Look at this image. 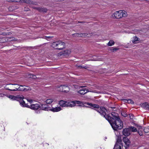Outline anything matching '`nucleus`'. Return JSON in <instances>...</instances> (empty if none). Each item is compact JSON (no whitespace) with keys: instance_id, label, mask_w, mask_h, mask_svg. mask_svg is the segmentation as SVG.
<instances>
[{"instance_id":"obj_1","label":"nucleus","mask_w":149,"mask_h":149,"mask_svg":"<svg viewBox=\"0 0 149 149\" xmlns=\"http://www.w3.org/2000/svg\"><path fill=\"white\" fill-rule=\"evenodd\" d=\"M111 114L112 117H111L108 115L106 116V119L110 123L113 129L116 130H120L123 126V123L118 116V115L115 112H112Z\"/></svg>"},{"instance_id":"obj_2","label":"nucleus","mask_w":149,"mask_h":149,"mask_svg":"<svg viewBox=\"0 0 149 149\" xmlns=\"http://www.w3.org/2000/svg\"><path fill=\"white\" fill-rule=\"evenodd\" d=\"M87 104L90 106L91 108L94 109L106 118V116L107 115L106 113L107 110L104 107H100L97 104H93L88 103Z\"/></svg>"},{"instance_id":"obj_3","label":"nucleus","mask_w":149,"mask_h":149,"mask_svg":"<svg viewBox=\"0 0 149 149\" xmlns=\"http://www.w3.org/2000/svg\"><path fill=\"white\" fill-rule=\"evenodd\" d=\"M126 12L124 10H120L114 13L112 15L113 18L120 19L123 17H125L127 16Z\"/></svg>"},{"instance_id":"obj_4","label":"nucleus","mask_w":149,"mask_h":149,"mask_svg":"<svg viewBox=\"0 0 149 149\" xmlns=\"http://www.w3.org/2000/svg\"><path fill=\"white\" fill-rule=\"evenodd\" d=\"M52 46L56 49H61L65 47V43L61 41H58L52 43Z\"/></svg>"},{"instance_id":"obj_5","label":"nucleus","mask_w":149,"mask_h":149,"mask_svg":"<svg viewBox=\"0 0 149 149\" xmlns=\"http://www.w3.org/2000/svg\"><path fill=\"white\" fill-rule=\"evenodd\" d=\"M56 90L60 92H67L69 91V88L67 86L62 85L56 87Z\"/></svg>"},{"instance_id":"obj_6","label":"nucleus","mask_w":149,"mask_h":149,"mask_svg":"<svg viewBox=\"0 0 149 149\" xmlns=\"http://www.w3.org/2000/svg\"><path fill=\"white\" fill-rule=\"evenodd\" d=\"M83 104L82 102L79 101H74L71 102H67V107H73L76 104Z\"/></svg>"},{"instance_id":"obj_7","label":"nucleus","mask_w":149,"mask_h":149,"mask_svg":"<svg viewBox=\"0 0 149 149\" xmlns=\"http://www.w3.org/2000/svg\"><path fill=\"white\" fill-rule=\"evenodd\" d=\"M9 2L17 3H25L29 4L32 3V2L29 0H9Z\"/></svg>"},{"instance_id":"obj_8","label":"nucleus","mask_w":149,"mask_h":149,"mask_svg":"<svg viewBox=\"0 0 149 149\" xmlns=\"http://www.w3.org/2000/svg\"><path fill=\"white\" fill-rule=\"evenodd\" d=\"M8 97L13 100H16L17 101L22 100L23 98V96L22 95H18L16 96L10 95L8 96Z\"/></svg>"},{"instance_id":"obj_9","label":"nucleus","mask_w":149,"mask_h":149,"mask_svg":"<svg viewBox=\"0 0 149 149\" xmlns=\"http://www.w3.org/2000/svg\"><path fill=\"white\" fill-rule=\"evenodd\" d=\"M91 34L92 33H76L75 34V35L77 36L84 37H90L91 36Z\"/></svg>"},{"instance_id":"obj_10","label":"nucleus","mask_w":149,"mask_h":149,"mask_svg":"<svg viewBox=\"0 0 149 149\" xmlns=\"http://www.w3.org/2000/svg\"><path fill=\"white\" fill-rule=\"evenodd\" d=\"M10 87L11 89H8L9 90L15 91L18 90V88L19 86V85L18 84H10Z\"/></svg>"},{"instance_id":"obj_11","label":"nucleus","mask_w":149,"mask_h":149,"mask_svg":"<svg viewBox=\"0 0 149 149\" xmlns=\"http://www.w3.org/2000/svg\"><path fill=\"white\" fill-rule=\"evenodd\" d=\"M123 141L125 143V147L126 148H127L129 147L130 145V141L126 137H124L123 138Z\"/></svg>"},{"instance_id":"obj_12","label":"nucleus","mask_w":149,"mask_h":149,"mask_svg":"<svg viewBox=\"0 0 149 149\" xmlns=\"http://www.w3.org/2000/svg\"><path fill=\"white\" fill-rule=\"evenodd\" d=\"M123 134L125 136H128L130 134V132L129 128L123 129Z\"/></svg>"},{"instance_id":"obj_13","label":"nucleus","mask_w":149,"mask_h":149,"mask_svg":"<svg viewBox=\"0 0 149 149\" xmlns=\"http://www.w3.org/2000/svg\"><path fill=\"white\" fill-rule=\"evenodd\" d=\"M40 107L39 105L37 104H32L30 106V107H29V108H30L32 109L36 110L38 109Z\"/></svg>"},{"instance_id":"obj_14","label":"nucleus","mask_w":149,"mask_h":149,"mask_svg":"<svg viewBox=\"0 0 149 149\" xmlns=\"http://www.w3.org/2000/svg\"><path fill=\"white\" fill-rule=\"evenodd\" d=\"M24 98V97L23 96V98L22 99V100L21 99V100H18L17 101H19L20 105L23 107H30V106L28 105L27 104H26L25 103L24 101L23 100V99Z\"/></svg>"},{"instance_id":"obj_15","label":"nucleus","mask_w":149,"mask_h":149,"mask_svg":"<svg viewBox=\"0 0 149 149\" xmlns=\"http://www.w3.org/2000/svg\"><path fill=\"white\" fill-rule=\"evenodd\" d=\"M61 107H52V108L50 107L49 110L53 112H57L61 111Z\"/></svg>"},{"instance_id":"obj_16","label":"nucleus","mask_w":149,"mask_h":149,"mask_svg":"<svg viewBox=\"0 0 149 149\" xmlns=\"http://www.w3.org/2000/svg\"><path fill=\"white\" fill-rule=\"evenodd\" d=\"M58 104L62 107H67V102L63 100H61L59 102Z\"/></svg>"},{"instance_id":"obj_17","label":"nucleus","mask_w":149,"mask_h":149,"mask_svg":"<svg viewBox=\"0 0 149 149\" xmlns=\"http://www.w3.org/2000/svg\"><path fill=\"white\" fill-rule=\"evenodd\" d=\"M88 91L87 89H80L79 91H77V92L81 95H84L87 93Z\"/></svg>"},{"instance_id":"obj_18","label":"nucleus","mask_w":149,"mask_h":149,"mask_svg":"<svg viewBox=\"0 0 149 149\" xmlns=\"http://www.w3.org/2000/svg\"><path fill=\"white\" fill-rule=\"evenodd\" d=\"M26 86H22L20 85V86H19L18 87V90L20 91H28L29 90V89H27L25 88V87Z\"/></svg>"},{"instance_id":"obj_19","label":"nucleus","mask_w":149,"mask_h":149,"mask_svg":"<svg viewBox=\"0 0 149 149\" xmlns=\"http://www.w3.org/2000/svg\"><path fill=\"white\" fill-rule=\"evenodd\" d=\"M50 107L47 106L46 104H43L41 105V109L42 110L48 111L49 110Z\"/></svg>"},{"instance_id":"obj_20","label":"nucleus","mask_w":149,"mask_h":149,"mask_svg":"<svg viewBox=\"0 0 149 149\" xmlns=\"http://www.w3.org/2000/svg\"><path fill=\"white\" fill-rule=\"evenodd\" d=\"M142 107L146 109L149 110V104L147 103H145L143 104Z\"/></svg>"},{"instance_id":"obj_21","label":"nucleus","mask_w":149,"mask_h":149,"mask_svg":"<svg viewBox=\"0 0 149 149\" xmlns=\"http://www.w3.org/2000/svg\"><path fill=\"white\" fill-rule=\"evenodd\" d=\"M139 38L136 37H134L133 38V39L132 40V42L134 44H136L138 42Z\"/></svg>"},{"instance_id":"obj_22","label":"nucleus","mask_w":149,"mask_h":149,"mask_svg":"<svg viewBox=\"0 0 149 149\" xmlns=\"http://www.w3.org/2000/svg\"><path fill=\"white\" fill-rule=\"evenodd\" d=\"M90 60L92 61H101L100 58H98L96 56H94Z\"/></svg>"},{"instance_id":"obj_23","label":"nucleus","mask_w":149,"mask_h":149,"mask_svg":"<svg viewBox=\"0 0 149 149\" xmlns=\"http://www.w3.org/2000/svg\"><path fill=\"white\" fill-rule=\"evenodd\" d=\"M130 129V132L132 131L133 132H136L137 131L136 128L134 127H129Z\"/></svg>"},{"instance_id":"obj_24","label":"nucleus","mask_w":149,"mask_h":149,"mask_svg":"<svg viewBox=\"0 0 149 149\" xmlns=\"http://www.w3.org/2000/svg\"><path fill=\"white\" fill-rule=\"evenodd\" d=\"M53 100V99H49L46 100L45 102L47 104H50L52 103Z\"/></svg>"},{"instance_id":"obj_25","label":"nucleus","mask_w":149,"mask_h":149,"mask_svg":"<svg viewBox=\"0 0 149 149\" xmlns=\"http://www.w3.org/2000/svg\"><path fill=\"white\" fill-rule=\"evenodd\" d=\"M124 102H127L128 103H130L131 104H133V101L131 99H125L124 100Z\"/></svg>"},{"instance_id":"obj_26","label":"nucleus","mask_w":149,"mask_h":149,"mask_svg":"<svg viewBox=\"0 0 149 149\" xmlns=\"http://www.w3.org/2000/svg\"><path fill=\"white\" fill-rule=\"evenodd\" d=\"M37 9L40 12H46L47 11V10L46 9H45L43 8H37Z\"/></svg>"},{"instance_id":"obj_27","label":"nucleus","mask_w":149,"mask_h":149,"mask_svg":"<svg viewBox=\"0 0 149 149\" xmlns=\"http://www.w3.org/2000/svg\"><path fill=\"white\" fill-rule=\"evenodd\" d=\"M71 52V50H70L66 49L63 51V54H68L70 53Z\"/></svg>"},{"instance_id":"obj_28","label":"nucleus","mask_w":149,"mask_h":149,"mask_svg":"<svg viewBox=\"0 0 149 149\" xmlns=\"http://www.w3.org/2000/svg\"><path fill=\"white\" fill-rule=\"evenodd\" d=\"M115 44L114 41L112 40H110L107 44V45L109 46H112L113 45Z\"/></svg>"},{"instance_id":"obj_29","label":"nucleus","mask_w":149,"mask_h":149,"mask_svg":"<svg viewBox=\"0 0 149 149\" xmlns=\"http://www.w3.org/2000/svg\"><path fill=\"white\" fill-rule=\"evenodd\" d=\"M53 36H44L43 37H38L37 38H44V39H46L47 40H48V39H49V38H53Z\"/></svg>"},{"instance_id":"obj_30","label":"nucleus","mask_w":149,"mask_h":149,"mask_svg":"<svg viewBox=\"0 0 149 149\" xmlns=\"http://www.w3.org/2000/svg\"><path fill=\"white\" fill-rule=\"evenodd\" d=\"M29 76V77H30L33 79H36V75H34L32 74H30Z\"/></svg>"},{"instance_id":"obj_31","label":"nucleus","mask_w":149,"mask_h":149,"mask_svg":"<svg viewBox=\"0 0 149 149\" xmlns=\"http://www.w3.org/2000/svg\"><path fill=\"white\" fill-rule=\"evenodd\" d=\"M144 131L145 133H148L149 132V127H145L144 129Z\"/></svg>"},{"instance_id":"obj_32","label":"nucleus","mask_w":149,"mask_h":149,"mask_svg":"<svg viewBox=\"0 0 149 149\" xmlns=\"http://www.w3.org/2000/svg\"><path fill=\"white\" fill-rule=\"evenodd\" d=\"M114 149H121V148L120 146L116 144L115 145Z\"/></svg>"},{"instance_id":"obj_33","label":"nucleus","mask_w":149,"mask_h":149,"mask_svg":"<svg viewBox=\"0 0 149 149\" xmlns=\"http://www.w3.org/2000/svg\"><path fill=\"white\" fill-rule=\"evenodd\" d=\"M143 131H142L141 129H140V130H138V132L139 133V134L140 136H142L143 134L142 133Z\"/></svg>"},{"instance_id":"obj_34","label":"nucleus","mask_w":149,"mask_h":149,"mask_svg":"<svg viewBox=\"0 0 149 149\" xmlns=\"http://www.w3.org/2000/svg\"><path fill=\"white\" fill-rule=\"evenodd\" d=\"M121 114H122V115L124 117H125L127 116V114L126 113H125V112H123H123L121 113Z\"/></svg>"},{"instance_id":"obj_35","label":"nucleus","mask_w":149,"mask_h":149,"mask_svg":"<svg viewBox=\"0 0 149 149\" xmlns=\"http://www.w3.org/2000/svg\"><path fill=\"white\" fill-rule=\"evenodd\" d=\"M118 49H117L116 48H114L111 49V50L112 52H114L115 51H116Z\"/></svg>"},{"instance_id":"obj_36","label":"nucleus","mask_w":149,"mask_h":149,"mask_svg":"<svg viewBox=\"0 0 149 149\" xmlns=\"http://www.w3.org/2000/svg\"><path fill=\"white\" fill-rule=\"evenodd\" d=\"M137 128L138 130H140V129H141L142 131H143V129L142 128V127L140 126H137Z\"/></svg>"},{"instance_id":"obj_37","label":"nucleus","mask_w":149,"mask_h":149,"mask_svg":"<svg viewBox=\"0 0 149 149\" xmlns=\"http://www.w3.org/2000/svg\"><path fill=\"white\" fill-rule=\"evenodd\" d=\"M27 100L28 102H30V103H31L33 102V100L31 99H27Z\"/></svg>"},{"instance_id":"obj_38","label":"nucleus","mask_w":149,"mask_h":149,"mask_svg":"<svg viewBox=\"0 0 149 149\" xmlns=\"http://www.w3.org/2000/svg\"><path fill=\"white\" fill-rule=\"evenodd\" d=\"M130 118L131 119H133V115L132 114L130 115Z\"/></svg>"},{"instance_id":"obj_39","label":"nucleus","mask_w":149,"mask_h":149,"mask_svg":"<svg viewBox=\"0 0 149 149\" xmlns=\"http://www.w3.org/2000/svg\"><path fill=\"white\" fill-rule=\"evenodd\" d=\"M4 95H5V94H3L0 93V97H3V96Z\"/></svg>"},{"instance_id":"obj_40","label":"nucleus","mask_w":149,"mask_h":149,"mask_svg":"<svg viewBox=\"0 0 149 149\" xmlns=\"http://www.w3.org/2000/svg\"><path fill=\"white\" fill-rule=\"evenodd\" d=\"M9 39H9V41H11V40H14V38H10Z\"/></svg>"},{"instance_id":"obj_41","label":"nucleus","mask_w":149,"mask_h":149,"mask_svg":"<svg viewBox=\"0 0 149 149\" xmlns=\"http://www.w3.org/2000/svg\"><path fill=\"white\" fill-rule=\"evenodd\" d=\"M78 22V23H82L83 22Z\"/></svg>"},{"instance_id":"obj_42","label":"nucleus","mask_w":149,"mask_h":149,"mask_svg":"<svg viewBox=\"0 0 149 149\" xmlns=\"http://www.w3.org/2000/svg\"><path fill=\"white\" fill-rule=\"evenodd\" d=\"M10 8H9V10H10V11H12V10H10Z\"/></svg>"},{"instance_id":"obj_43","label":"nucleus","mask_w":149,"mask_h":149,"mask_svg":"<svg viewBox=\"0 0 149 149\" xmlns=\"http://www.w3.org/2000/svg\"><path fill=\"white\" fill-rule=\"evenodd\" d=\"M84 87V86H81V88H82L83 87Z\"/></svg>"}]
</instances>
